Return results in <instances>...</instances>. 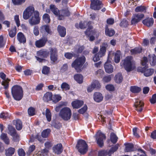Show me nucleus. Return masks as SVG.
<instances>
[{
  "mask_svg": "<svg viewBox=\"0 0 156 156\" xmlns=\"http://www.w3.org/2000/svg\"><path fill=\"white\" fill-rule=\"evenodd\" d=\"M11 93L14 99L19 101L22 99L23 96V90L20 86L16 85L12 87Z\"/></svg>",
  "mask_w": 156,
  "mask_h": 156,
  "instance_id": "f257e3e1",
  "label": "nucleus"
},
{
  "mask_svg": "<svg viewBox=\"0 0 156 156\" xmlns=\"http://www.w3.org/2000/svg\"><path fill=\"white\" fill-rule=\"evenodd\" d=\"M50 11L55 15L58 16L59 20H62L64 19V16H68L69 14V12L68 11L66 13H65V11L64 10L60 12L56 6L53 4H51L50 5L49 9H47L46 10V12L47 13H50Z\"/></svg>",
  "mask_w": 156,
  "mask_h": 156,
  "instance_id": "f03ea898",
  "label": "nucleus"
},
{
  "mask_svg": "<svg viewBox=\"0 0 156 156\" xmlns=\"http://www.w3.org/2000/svg\"><path fill=\"white\" fill-rule=\"evenodd\" d=\"M76 148L81 154H84L88 151V145L84 140L80 139L77 141Z\"/></svg>",
  "mask_w": 156,
  "mask_h": 156,
  "instance_id": "7ed1b4c3",
  "label": "nucleus"
},
{
  "mask_svg": "<svg viewBox=\"0 0 156 156\" xmlns=\"http://www.w3.org/2000/svg\"><path fill=\"white\" fill-rule=\"evenodd\" d=\"M72 115L71 109L69 108L65 107L61 110L59 115L65 121H68L70 119Z\"/></svg>",
  "mask_w": 156,
  "mask_h": 156,
  "instance_id": "20e7f679",
  "label": "nucleus"
},
{
  "mask_svg": "<svg viewBox=\"0 0 156 156\" xmlns=\"http://www.w3.org/2000/svg\"><path fill=\"white\" fill-rule=\"evenodd\" d=\"M94 137L98 146L100 147H102L104 146V140L106 139L105 135L99 131L96 133Z\"/></svg>",
  "mask_w": 156,
  "mask_h": 156,
  "instance_id": "39448f33",
  "label": "nucleus"
},
{
  "mask_svg": "<svg viewBox=\"0 0 156 156\" xmlns=\"http://www.w3.org/2000/svg\"><path fill=\"white\" fill-rule=\"evenodd\" d=\"M36 11H37L35 10L33 6H30L27 7L23 12V18L25 20L28 19L34 14Z\"/></svg>",
  "mask_w": 156,
  "mask_h": 156,
  "instance_id": "423d86ee",
  "label": "nucleus"
},
{
  "mask_svg": "<svg viewBox=\"0 0 156 156\" xmlns=\"http://www.w3.org/2000/svg\"><path fill=\"white\" fill-rule=\"evenodd\" d=\"M30 17L29 20V22L31 26L37 25L40 23L41 18L38 11H36L34 14Z\"/></svg>",
  "mask_w": 156,
  "mask_h": 156,
  "instance_id": "0eeeda50",
  "label": "nucleus"
},
{
  "mask_svg": "<svg viewBox=\"0 0 156 156\" xmlns=\"http://www.w3.org/2000/svg\"><path fill=\"white\" fill-rule=\"evenodd\" d=\"M85 57L83 56L76 59L72 64L73 68H77L81 67L85 62Z\"/></svg>",
  "mask_w": 156,
  "mask_h": 156,
  "instance_id": "6e6552de",
  "label": "nucleus"
},
{
  "mask_svg": "<svg viewBox=\"0 0 156 156\" xmlns=\"http://www.w3.org/2000/svg\"><path fill=\"white\" fill-rule=\"evenodd\" d=\"M90 8L95 10H99L103 6L101 2L99 0H91Z\"/></svg>",
  "mask_w": 156,
  "mask_h": 156,
  "instance_id": "1a4fd4ad",
  "label": "nucleus"
},
{
  "mask_svg": "<svg viewBox=\"0 0 156 156\" xmlns=\"http://www.w3.org/2000/svg\"><path fill=\"white\" fill-rule=\"evenodd\" d=\"M132 59L131 56L127 57L124 60L122 61L121 65L125 68H131Z\"/></svg>",
  "mask_w": 156,
  "mask_h": 156,
  "instance_id": "9d476101",
  "label": "nucleus"
},
{
  "mask_svg": "<svg viewBox=\"0 0 156 156\" xmlns=\"http://www.w3.org/2000/svg\"><path fill=\"white\" fill-rule=\"evenodd\" d=\"M144 15L143 14L137 13L133 15L131 20V23L134 25L139 22L144 17Z\"/></svg>",
  "mask_w": 156,
  "mask_h": 156,
  "instance_id": "9b49d317",
  "label": "nucleus"
},
{
  "mask_svg": "<svg viewBox=\"0 0 156 156\" xmlns=\"http://www.w3.org/2000/svg\"><path fill=\"white\" fill-rule=\"evenodd\" d=\"M101 87L100 84L98 80H94L90 85L88 87L87 91L88 92H90L95 88H99Z\"/></svg>",
  "mask_w": 156,
  "mask_h": 156,
  "instance_id": "f8f14e48",
  "label": "nucleus"
},
{
  "mask_svg": "<svg viewBox=\"0 0 156 156\" xmlns=\"http://www.w3.org/2000/svg\"><path fill=\"white\" fill-rule=\"evenodd\" d=\"M50 53V59L51 61L54 62L58 59L57 50L55 48H50L49 49Z\"/></svg>",
  "mask_w": 156,
  "mask_h": 156,
  "instance_id": "ddd939ff",
  "label": "nucleus"
},
{
  "mask_svg": "<svg viewBox=\"0 0 156 156\" xmlns=\"http://www.w3.org/2000/svg\"><path fill=\"white\" fill-rule=\"evenodd\" d=\"M92 26H89L85 32V34L87 35L88 36H90L89 40L90 41H92L95 39L94 37L91 35H95L96 33V30H92Z\"/></svg>",
  "mask_w": 156,
  "mask_h": 156,
  "instance_id": "4468645a",
  "label": "nucleus"
},
{
  "mask_svg": "<svg viewBox=\"0 0 156 156\" xmlns=\"http://www.w3.org/2000/svg\"><path fill=\"white\" fill-rule=\"evenodd\" d=\"M137 69L138 72L143 73L144 75L146 77L151 76L154 71V69Z\"/></svg>",
  "mask_w": 156,
  "mask_h": 156,
  "instance_id": "2eb2a0df",
  "label": "nucleus"
},
{
  "mask_svg": "<svg viewBox=\"0 0 156 156\" xmlns=\"http://www.w3.org/2000/svg\"><path fill=\"white\" fill-rule=\"evenodd\" d=\"M47 41V38L46 37L41 38L38 40L36 41L35 43L36 46L38 48L44 47Z\"/></svg>",
  "mask_w": 156,
  "mask_h": 156,
  "instance_id": "dca6fc26",
  "label": "nucleus"
},
{
  "mask_svg": "<svg viewBox=\"0 0 156 156\" xmlns=\"http://www.w3.org/2000/svg\"><path fill=\"white\" fill-rule=\"evenodd\" d=\"M53 152L57 154H61L63 150L62 146L61 143L55 145L53 148Z\"/></svg>",
  "mask_w": 156,
  "mask_h": 156,
  "instance_id": "f3484780",
  "label": "nucleus"
},
{
  "mask_svg": "<svg viewBox=\"0 0 156 156\" xmlns=\"http://www.w3.org/2000/svg\"><path fill=\"white\" fill-rule=\"evenodd\" d=\"M108 46L106 43H103L101 45L100 50L98 52L101 56L103 57L105 55Z\"/></svg>",
  "mask_w": 156,
  "mask_h": 156,
  "instance_id": "a211bd4d",
  "label": "nucleus"
},
{
  "mask_svg": "<svg viewBox=\"0 0 156 156\" xmlns=\"http://www.w3.org/2000/svg\"><path fill=\"white\" fill-rule=\"evenodd\" d=\"M53 94L51 92H47L44 95L43 100L46 102H48L52 101V99Z\"/></svg>",
  "mask_w": 156,
  "mask_h": 156,
  "instance_id": "6ab92c4d",
  "label": "nucleus"
},
{
  "mask_svg": "<svg viewBox=\"0 0 156 156\" xmlns=\"http://www.w3.org/2000/svg\"><path fill=\"white\" fill-rule=\"evenodd\" d=\"M134 105L135 107L136 110L140 112L142 111L144 106V103L142 101H136Z\"/></svg>",
  "mask_w": 156,
  "mask_h": 156,
  "instance_id": "aec40b11",
  "label": "nucleus"
},
{
  "mask_svg": "<svg viewBox=\"0 0 156 156\" xmlns=\"http://www.w3.org/2000/svg\"><path fill=\"white\" fill-rule=\"evenodd\" d=\"M83 104V102L80 100H76L72 103V105L74 108H80Z\"/></svg>",
  "mask_w": 156,
  "mask_h": 156,
  "instance_id": "412c9836",
  "label": "nucleus"
},
{
  "mask_svg": "<svg viewBox=\"0 0 156 156\" xmlns=\"http://www.w3.org/2000/svg\"><path fill=\"white\" fill-rule=\"evenodd\" d=\"M13 123L15 126L16 129L18 130H21L23 127L22 121L19 119H17L13 121Z\"/></svg>",
  "mask_w": 156,
  "mask_h": 156,
  "instance_id": "4be33fe9",
  "label": "nucleus"
},
{
  "mask_svg": "<svg viewBox=\"0 0 156 156\" xmlns=\"http://www.w3.org/2000/svg\"><path fill=\"white\" fill-rule=\"evenodd\" d=\"M125 146V151L127 152L133 151H134V144L131 143H126L124 144Z\"/></svg>",
  "mask_w": 156,
  "mask_h": 156,
  "instance_id": "5701e85b",
  "label": "nucleus"
},
{
  "mask_svg": "<svg viewBox=\"0 0 156 156\" xmlns=\"http://www.w3.org/2000/svg\"><path fill=\"white\" fill-rule=\"evenodd\" d=\"M148 59L150 63L152 66H155L156 64V56L154 54H150L148 55Z\"/></svg>",
  "mask_w": 156,
  "mask_h": 156,
  "instance_id": "b1692460",
  "label": "nucleus"
},
{
  "mask_svg": "<svg viewBox=\"0 0 156 156\" xmlns=\"http://www.w3.org/2000/svg\"><path fill=\"white\" fill-rule=\"evenodd\" d=\"M103 96L102 94L99 92H95L94 95V100L98 102L101 101L103 99Z\"/></svg>",
  "mask_w": 156,
  "mask_h": 156,
  "instance_id": "393cba45",
  "label": "nucleus"
},
{
  "mask_svg": "<svg viewBox=\"0 0 156 156\" xmlns=\"http://www.w3.org/2000/svg\"><path fill=\"white\" fill-rule=\"evenodd\" d=\"M91 23V22L90 21L88 22L87 23L86 21H84L83 23L81 22L79 24L78 23L76 24L75 27L77 28H79L81 29L84 28L86 27L87 25H88L89 27L90 26L89 25Z\"/></svg>",
  "mask_w": 156,
  "mask_h": 156,
  "instance_id": "a878e982",
  "label": "nucleus"
},
{
  "mask_svg": "<svg viewBox=\"0 0 156 156\" xmlns=\"http://www.w3.org/2000/svg\"><path fill=\"white\" fill-rule=\"evenodd\" d=\"M17 40L20 43H24L26 42V38L24 34L21 32H19L17 34Z\"/></svg>",
  "mask_w": 156,
  "mask_h": 156,
  "instance_id": "bb28decb",
  "label": "nucleus"
},
{
  "mask_svg": "<svg viewBox=\"0 0 156 156\" xmlns=\"http://www.w3.org/2000/svg\"><path fill=\"white\" fill-rule=\"evenodd\" d=\"M154 20L152 18H148L143 21V24L147 27H150L153 25L154 23Z\"/></svg>",
  "mask_w": 156,
  "mask_h": 156,
  "instance_id": "cd10ccee",
  "label": "nucleus"
},
{
  "mask_svg": "<svg viewBox=\"0 0 156 156\" xmlns=\"http://www.w3.org/2000/svg\"><path fill=\"white\" fill-rule=\"evenodd\" d=\"M58 31L61 37H64L66 34V29L65 27L59 25L58 27Z\"/></svg>",
  "mask_w": 156,
  "mask_h": 156,
  "instance_id": "c85d7f7f",
  "label": "nucleus"
},
{
  "mask_svg": "<svg viewBox=\"0 0 156 156\" xmlns=\"http://www.w3.org/2000/svg\"><path fill=\"white\" fill-rule=\"evenodd\" d=\"M40 31L42 33H44L46 32L49 34H51V32L50 29L49 27L47 25H44L41 27Z\"/></svg>",
  "mask_w": 156,
  "mask_h": 156,
  "instance_id": "c756f323",
  "label": "nucleus"
},
{
  "mask_svg": "<svg viewBox=\"0 0 156 156\" xmlns=\"http://www.w3.org/2000/svg\"><path fill=\"white\" fill-rule=\"evenodd\" d=\"M123 79V76L122 74L118 73L114 77L115 82L117 83H120L122 82Z\"/></svg>",
  "mask_w": 156,
  "mask_h": 156,
  "instance_id": "7c9ffc66",
  "label": "nucleus"
},
{
  "mask_svg": "<svg viewBox=\"0 0 156 156\" xmlns=\"http://www.w3.org/2000/svg\"><path fill=\"white\" fill-rule=\"evenodd\" d=\"M74 80L79 83L81 84L83 83V76L81 74H77L74 76Z\"/></svg>",
  "mask_w": 156,
  "mask_h": 156,
  "instance_id": "2f4dec72",
  "label": "nucleus"
},
{
  "mask_svg": "<svg viewBox=\"0 0 156 156\" xmlns=\"http://www.w3.org/2000/svg\"><path fill=\"white\" fill-rule=\"evenodd\" d=\"M118 140V137L114 133L112 132L110 135V140L111 142L113 144H116Z\"/></svg>",
  "mask_w": 156,
  "mask_h": 156,
  "instance_id": "473e14b6",
  "label": "nucleus"
},
{
  "mask_svg": "<svg viewBox=\"0 0 156 156\" xmlns=\"http://www.w3.org/2000/svg\"><path fill=\"white\" fill-rule=\"evenodd\" d=\"M10 79L8 78H5V80H4L1 83V85L4 86L5 89H8L9 86V82L10 81Z\"/></svg>",
  "mask_w": 156,
  "mask_h": 156,
  "instance_id": "72a5a7b5",
  "label": "nucleus"
},
{
  "mask_svg": "<svg viewBox=\"0 0 156 156\" xmlns=\"http://www.w3.org/2000/svg\"><path fill=\"white\" fill-rule=\"evenodd\" d=\"M39 56L43 58H46L48 56L49 52L43 50H40L37 53Z\"/></svg>",
  "mask_w": 156,
  "mask_h": 156,
  "instance_id": "f704fd0d",
  "label": "nucleus"
},
{
  "mask_svg": "<svg viewBox=\"0 0 156 156\" xmlns=\"http://www.w3.org/2000/svg\"><path fill=\"white\" fill-rule=\"evenodd\" d=\"M119 145L117 144L112 147L108 152V154L112 155L114 153L117 151L119 148Z\"/></svg>",
  "mask_w": 156,
  "mask_h": 156,
  "instance_id": "c9c22d12",
  "label": "nucleus"
},
{
  "mask_svg": "<svg viewBox=\"0 0 156 156\" xmlns=\"http://www.w3.org/2000/svg\"><path fill=\"white\" fill-rule=\"evenodd\" d=\"M130 90L133 93H138L141 90V89L137 86H131L130 87Z\"/></svg>",
  "mask_w": 156,
  "mask_h": 156,
  "instance_id": "e433bc0d",
  "label": "nucleus"
},
{
  "mask_svg": "<svg viewBox=\"0 0 156 156\" xmlns=\"http://www.w3.org/2000/svg\"><path fill=\"white\" fill-rule=\"evenodd\" d=\"M15 150L14 148L10 147L6 151L5 154L6 156H10L13 155L15 151Z\"/></svg>",
  "mask_w": 156,
  "mask_h": 156,
  "instance_id": "4c0bfd02",
  "label": "nucleus"
},
{
  "mask_svg": "<svg viewBox=\"0 0 156 156\" xmlns=\"http://www.w3.org/2000/svg\"><path fill=\"white\" fill-rule=\"evenodd\" d=\"M121 53L120 51H117L115 54L114 60L116 63H119L120 59Z\"/></svg>",
  "mask_w": 156,
  "mask_h": 156,
  "instance_id": "58836bf2",
  "label": "nucleus"
},
{
  "mask_svg": "<svg viewBox=\"0 0 156 156\" xmlns=\"http://www.w3.org/2000/svg\"><path fill=\"white\" fill-rule=\"evenodd\" d=\"M45 116L48 122H50L51 119V114L50 110L48 108L46 109Z\"/></svg>",
  "mask_w": 156,
  "mask_h": 156,
  "instance_id": "ea45409f",
  "label": "nucleus"
},
{
  "mask_svg": "<svg viewBox=\"0 0 156 156\" xmlns=\"http://www.w3.org/2000/svg\"><path fill=\"white\" fill-rule=\"evenodd\" d=\"M105 33L106 35L112 37L115 34V32L113 30H109L107 27L105 29Z\"/></svg>",
  "mask_w": 156,
  "mask_h": 156,
  "instance_id": "a19ab883",
  "label": "nucleus"
},
{
  "mask_svg": "<svg viewBox=\"0 0 156 156\" xmlns=\"http://www.w3.org/2000/svg\"><path fill=\"white\" fill-rule=\"evenodd\" d=\"M51 132V130L49 129H47L44 130L41 133V135L43 138L47 137Z\"/></svg>",
  "mask_w": 156,
  "mask_h": 156,
  "instance_id": "79ce46f5",
  "label": "nucleus"
},
{
  "mask_svg": "<svg viewBox=\"0 0 156 156\" xmlns=\"http://www.w3.org/2000/svg\"><path fill=\"white\" fill-rule=\"evenodd\" d=\"M9 134L12 136L16 133V131L15 128L12 126L9 125L8 127Z\"/></svg>",
  "mask_w": 156,
  "mask_h": 156,
  "instance_id": "37998d69",
  "label": "nucleus"
},
{
  "mask_svg": "<svg viewBox=\"0 0 156 156\" xmlns=\"http://www.w3.org/2000/svg\"><path fill=\"white\" fill-rule=\"evenodd\" d=\"M146 8L144 6H138L135 9V11L136 12H145Z\"/></svg>",
  "mask_w": 156,
  "mask_h": 156,
  "instance_id": "c03bdc74",
  "label": "nucleus"
},
{
  "mask_svg": "<svg viewBox=\"0 0 156 156\" xmlns=\"http://www.w3.org/2000/svg\"><path fill=\"white\" fill-rule=\"evenodd\" d=\"M16 27H14L9 32V34L10 37H13L16 35Z\"/></svg>",
  "mask_w": 156,
  "mask_h": 156,
  "instance_id": "a18cd8bd",
  "label": "nucleus"
},
{
  "mask_svg": "<svg viewBox=\"0 0 156 156\" xmlns=\"http://www.w3.org/2000/svg\"><path fill=\"white\" fill-rule=\"evenodd\" d=\"M141 50L142 49L140 48H136L131 49L130 52L132 54L135 55L140 53Z\"/></svg>",
  "mask_w": 156,
  "mask_h": 156,
  "instance_id": "49530a36",
  "label": "nucleus"
},
{
  "mask_svg": "<svg viewBox=\"0 0 156 156\" xmlns=\"http://www.w3.org/2000/svg\"><path fill=\"white\" fill-rule=\"evenodd\" d=\"M62 99V97L59 95H55L52 96V101L54 103H56Z\"/></svg>",
  "mask_w": 156,
  "mask_h": 156,
  "instance_id": "de8ad7c7",
  "label": "nucleus"
},
{
  "mask_svg": "<svg viewBox=\"0 0 156 156\" xmlns=\"http://www.w3.org/2000/svg\"><path fill=\"white\" fill-rule=\"evenodd\" d=\"M43 20L46 23H48L50 22V19L49 15L47 13L43 15L42 16Z\"/></svg>",
  "mask_w": 156,
  "mask_h": 156,
  "instance_id": "09e8293b",
  "label": "nucleus"
},
{
  "mask_svg": "<svg viewBox=\"0 0 156 156\" xmlns=\"http://www.w3.org/2000/svg\"><path fill=\"white\" fill-rule=\"evenodd\" d=\"M148 63L147 59L146 57H144L142 60L141 61V65L144 66V67L143 68H147L148 67L147 66V63Z\"/></svg>",
  "mask_w": 156,
  "mask_h": 156,
  "instance_id": "8fccbe9b",
  "label": "nucleus"
},
{
  "mask_svg": "<svg viewBox=\"0 0 156 156\" xmlns=\"http://www.w3.org/2000/svg\"><path fill=\"white\" fill-rule=\"evenodd\" d=\"M61 88L64 89L65 90H67L70 89V87L69 85L65 82L62 83L61 85Z\"/></svg>",
  "mask_w": 156,
  "mask_h": 156,
  "instance_id": "3c124183",
  "label": "nucleus"
},
{
  "mask_svg": "<svg viewBox=\"0 0 156 156\" xmlns=\"http://www.w3.org/2000/svg\"><path fill=\"white\" fill-rule=\"evenodd\" d=\"M35 109L32 107H30L28 109V114L30 116L35 115Z\"/></svg>",
  "mask_w": 156,
  "mask_h": 156,
  "instance_id": "603ef678",
  "label": "nucleus"
},
{
  "mask_svg": "<svg viewBox=\"0 0 156 156\" xmlns=\"http://www.w3.org/2000/svg\"><path fill=\"white\" fill-rule=\"evenodd\" d=\"M9 118V114L6 112H2L0 114V118L5 119Z\"/></svg>",
  "mask_w": 156,
  "mask_h": 156,
  "instance_id": "864d4df0",
  "label": "nucleus"
},
{
  "mask_svg": "<svg viewBox=\"0 0 156 156\" xmlns=\"http://www.w3.org/2000/svg\"><path fill=\"white\" fill-rule=\"evenodd\" d=\"M108 155V151L106 150L100 151L98 153V156H106Z\"/></svg>",
  "mask_w": 156,
  "mask_h": 156,
  "instance_id": "5fc2aeb1",
  "label": "nucleus"
},
{
  "mask_svg": "<svg viewBox=\"0 0 156 156\" xmlns=\"http://www.w3.org/2000/svg\"><path fill=\"white\" fill-rule=\"evenodd\" d=\"M35 145H30L29 148L28 152H27V154L28 155L30 154L35 150Z\"/></svg>",
  "mask_w": 156,
  "mask_h": 156,
  "instance_id": "6e6d98bb",
  "label": "nucleus"
},
{
  "mask_svg": "<svg viewBox=\"0 0 156 156\" xmlns=\"http://www.w3.org/2000/svg\"><path fill=\"white\" fill-rule=\"evenodd\" d=\"M87 109V105H85L83 107L78 110V112L81 114H83L86 111Z\"/></svg>",
  "mask_w": 156,
  "mask_h": 156,
  "instance_id": "4d7b16f0",
  "label": "nucleus"
},
{
  "mask_svg": "<svg viewBox=\"0 0 156 156\" xmlns=\"http://www.w3.org/2000/svg\"><path fill=\"white\" fill-rule=\"evenodd\" d=\"M112 76V75L105 76L103 79L104 82L105 83H108L110 81L111 79Z\"/></svg>",
  "mask_w": 156,
  "mask_h": 156,
  "instance_id": "13d9d810",
  "label": "nucleus"
},
{
  "mask_svg": "<svg viewBox=\"0 0 156 156\" xmlns=\"http://www.w3.org/2000/svg\"><path fill=\"white\" fill-rule=\"evenodd\" d=\"M14 20L17 27L20 25V22L19 18V16L18 15L15 16L14 17Z\"/></svg>",
  "mask_w": 156,
  "mask_h": 156,
  "instance_id": "bf43d9fd",
  "label": "nucleus"
},
{
  "mask_svg": "<svg viewBox=\"0 0 156 156\" xmlns=\"http://www.w3.org/2000/svg\"><path fill=\"white\" fill-rule=\"evenodd\" d=\"M106 89L109 91H113L115 90V87L112 84H108L105 86Z\"/></svg>",
  "mask_w": 156,
  "mask_h": 156,
  "instance_id": "052dcab7",
  "label": "nucleus"
},
{
  "mask_svg": "<svg viewBox=\"0 0 156 156\" xmlns=\"http://www.w3.org/2000/svg\"><path fill=\"white\" fill-rule=\"evenodd\" d=\"M102 57L98 53L94 55L93 58V60L94 62H97L100 60V58Z\"/></svg>",
  "mask_w": 156,
  "mask_h": 156,
  "instance_id": "680f3d73",
  "label": "nucleus"
},
{
  "mask_svg": "<svg viewBox=\"0 0 156 156\" xmlns=\"http://www.w3.org/2000/svg\"><path fill=\"white\" fill-rule=\"evenodd\" d=\"M128 22L126 19H124L120 24V26L126 27L128 25Z\"/></svg>",
  "mask_w": 156,
  "mask_h": 156,
  "instance_id": "e2e57ef3",
  "label": "nucleus"
},
{
  "mask_svg": "<svg viewBox=\"0 0 156 156\" xmlns=\"http://www.w3.org/2000/svg\"><path fill=\"white\" fill-rule=\"evenodd\" d=\"M12 136L13 137V139L14 141H18L19 140L20 136L19 134L17 133V132L16 133H14L13 135H12Z\"/></svg>",
  "mask_w": 156,
  "mask_h": 156,
  "instance_id": "0e129e2a",
  "label": "nucleus"
},
{
  "mask_svg": "<svg viewBox=\"0 0 156 156\" xmlns=\"http://www.w3.org/2000/svg\"><path fill=\"white\" fill-rule=\"evenodd\" d=\"M150 101L151 104H154L156 103V94L152 95L151 98L150 100Z\"/></svg>",
  "mask_w": 156,
  "mask_h": 156,
  "instance_id": "69168bd1",
  "label": "nucleus"
},
{
  "mask_svg": "<svg viewBox=\"0 0 156 156\" xmlns=\"http://www.w3.org/2000/svg\"><path fill=\"white\" fill-rule=\"evenodd\" d=\"M52 125L55 128L57 129H59L62 127L61 123L59 122H53L52 123Z\"/></svg>",
  "mask_w": 156,
  "mask_h": 156,
  "instance_id": "338daca9",
  "label": "nucleus"
},
{
  "mask_svg": "<svg viewBox=\"0 0 156 156\" xmlns=\"http://www.w3.org/2000/svg\"><path fill=\"white\" fill-rule=\"evenodd\" d=\"M18 154L19 156H25L26 154L23 148L19 149L18 151Z\"/></svg>",
  "mask_w": 156,
  "mask_h": 156,
  "instance_id": "774afa93",
  "label": "nucleus"
}]
</instances>
